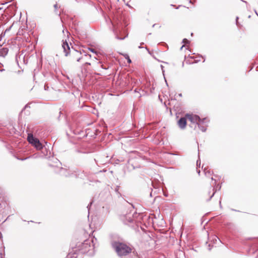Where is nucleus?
Listing matches in <instances>:
<instances>
[{"label":"nucleus","mask_w":258,"mask_h":258,"mask_svg":"<svg viewBox=\"0 0 258 258\" xmlns=\"http://www.w3.org/2000/svg\"><path fill=\"white\" fill-rule=\"evenodd\" d=\"M113 31L116 35V38L119 40L124 39L127 36L125 27L127 25L124 18L120 16H114L111 21Z\"/></svg>","instance_id":"obj_1"},{"label":"nucleus","mask_w":258,"mask_h":258,"mask_svg":"<svg viewBox=\"0 0 258 258\" xmlns=\"http://www.w3.org/2000/svg\"><path fill=\"white\" fill-rule=\"evenodd\" d=\"M111 246L119 256H126L132 252V248L126 244L113 241Z\"/></svg>","instance_id":"obj_2"},{"label":"nucleus","mask_w":258,"mask_h":258,"mask_svg":"<svg viewBox=\"0 0 258 258\" xmlns=\"http://www.w3.org/2000/svg\"><path fill=\"white\" fill-rule=\"evenodd\" d=\"M93 242L91 241L90 240H85L83 243H82L80 246V250L81 252L82 253H88L89 254H91L92 253V251L94 249V245L91 243Z\"/></svg>","instance_id":"obj_3"},{"label":"nucleus","mask_w":258,"mask_h":258,"mask_svg":"<svg viewBox=\"0 0 258 258\" xmlns=\"http://www.w3.org/2000/svg\"><path fill=\"white\" fill-rule=\"evenodd\" d=\"M27 140L29 143L34 146L37 150H40L43 149L44 147L40 143V141L38 139L34 137L33 135L28 134Z\"/></svg>","instance_id":"obj_4"},{"label":"nucleus","mask_w":258,"mask_h":258,"mask_svg":"<svg viewBox=\"0 0 258 258\" xmlns=\"http://www.w3.org/2000/svg\"><path fill=\"white\" fill-rule=\"evenodd\" d=\"M185 117L191 122V124L189 126L191 127H194V128L196 127L198 121L201 120L200 116L196 114L187 113L185 114Z\"/></svg>","instance_id":"obj_5"},{"label":"nucleus","mask_w":258,"mask_h":258,"mask_svg":"<svg viewBox=\"0 0 258 258\" xmlns=\"http://www.w3.org/2000/svg\"><path fill=\"white\" fill-rule=\"evenodd\" d=\"M59 173L62 176L68 177H77L78 174L76 171H72L64 168H60Z\"/></svg>","instance_id":"obj_6"},{"label":"nucleus","mask_w":258,"mask_h":258,"mask_svg":"<svg viewBox=\"0 0 258 258\" xmlns=\"http://www.w3.org/2000/svg\"><path fill=\"white\" fill-rule=\"evenodd\" d=\"M8 44H0V57H5L9 51Z\"/></svg>","instance_id":"obj_7"},{"label":"nucleus","mask_w":258,"mask_h":258,"mask_svg":"<svg viewBox=\"0 0 258 258\" xmlns=\"http://www.w3.org/2000/svg\"><path fill=\"white\" fill-rule=\"evenodd\" d=\"M186 117H181L178 121L177 124L179 127L181 129H184L185 128L186 125Z\"/></svg>","instance_id":"obj_8"},{"label":"nucleus","mask_w":258,"mask_h":258,"mask_svg":"<svg viewBox=\"0 0 258 258\" xmlns=\"http://www.w3.org/2000/svg\"><path fill=\"white\" fill-rule=\"evenodd\" d=\"M62 47L63 49V52L65 53V56H68L69 53V51L70 50L69 44L66 41L63 42L62 44Z\"/></svg>","instance_id":"obj_9"},{"label":"nucleus","mask_w":258,"mask_h":258,"mask_svg":"<svg viewBox=\"0 0 258 258\" xmlns=\"http://www.w3.org/2000/svg\"><path fill=\"white\" fill-rule=\"evenodd\" d=\"M197 125L198 126L199 128L202 132H205L206 131L207 126V124L203 125V124H201V123H199V124H198Z\"/></svg>","instance_id":"obj_10"},{"label":"nucleus","mask_w":258,"mask_h":258,"mask_svg":"<svg viewBox=\"0 0 258 258\" xmlns=\"http://www.w3.org/2000/svg\"><path fill=\"white\" fill-rule=\"evenodd\" d=\"M4 245L3 243V240L2 239V233L0 232V254H2V252L4 251Z\"/></svg>","instance_id":"obj_11"},{"label":"nucleus","mask_w":258,"mask_h":258,"mask_svg":"<svg viewBox=\"0 0 258 258\" xmlns=\"http://www.w3.org/2000/svg\"><path fill=\"white\" fill-rule=\"evenodd\" d=\"M209 122V120L206 118H204L203 119L201 118V120L198 121V124L201 123V124L206 125V123Z\"/></svg>","instance_id":"obj_12"},{"label":"nucleus","mask_w":258,"mask_h":258,"mask_svg":"<svg viewBox=\"0 0 258 258\" xmlns=\"http://www.w3.org/2000/svg\"><path fill=\"white\" fill-rule=\"evenodd\" d=\"M109 213V209L107 208H105L104 207H103L102 209V214L104 215V217H106L108 215V214Z\"/></svg>","instance_id":"obj_13"},{"label":"nucleus","mask_w":258,"mask_h":258,"mask_svg":"<svg viewBox=\"0 0 258 258\" xmlns=\"http://www.w3.org/2000/svg\"><path fill=\"white\" fill-rule=\"evenodd\" d=\"M126 219L127 220L128 223H133L134 222V219L130 216V215H128L126 216Z\"/></svg>","instance_id":"obj_14"},{"label":"nucleus","mask_w":258,"mask_h":258,"mask_svg":"<svg viewBox=\"0 0 258 258\" xmlns=\"http://www.w3.org/2000/svg\"><path fill=\"white\" fill-rule=\"evenodd\" d=\"M182 43L184 44H188L189 43V41L186 38H184L182 40Z\"/></svg>","instance_id":"obj_15"},{"label":"nucleus","mask_w":258,"mask_h":258,"mask_svg":"<svg viewBox=\"0 0 258 258\" xmlns=\"http://www.w3.org/2000/svg\"><path fill=\"white\" fill-rule=\"evenodd\" d=\"M215 192H216V191L213 192L212 195L210 196V198L208 200V201H210L212 199V198L214 196Z\"/></svg>","instance_id":"obj_16"},{"label":"nucleus","mask_w":258,"mask_h":258,"mask_svg":"<svg viewBox=\"0 0 258 258\" xmlns=\"http://www.w3.org/2000/svg\"><path fill=\"white\" fill-rule=\"evenodd\" d=\"M127 62H128L129 63H130L132 61L131 60V59L130 58L129 56H127Z\"/></svg>","instance_id":"obj_17"},{"label":"nucleus","mask_w":258,"mask_h":258,"mask_svg":"<svg viewBox=\"0 0 258 258\" xmlns=\"http://www.w3.org/2000/svg\"><path fill=\"white\" fill-rule=\"evenodd\" d=\"M238 20V17H237L236 18V24L237 26H238V24H239Z\"/></svg>","instance_id":"obj_18"},{"label":"nucleus","mask_w":258,"mask_h":258,"mask_svg":"<svg viewBox=\"0 0 258 258\" xmlns=\"http://www.w3.org/2000/svg\"><path fill=\"white\" fill-rule=\"evenodd\" d=\"M204 171L205 172V174L206 175H207L208 174H210V175L211 174L210 172V171H206V169H204Z\"/></svg>","instance_id":"obj_19"},{"label":"nucleus","mask_w":258,"mask_h":258,"mask_svg":"<svg viewBox=\"0 0 258 258\" xmlns=\"http://www.w3.org/2000/svg\"><path fill=\"white\" fill-rule=\"evenodd\" d=\"M54 8L55 10L58 8L57 5L56 4L54 5Z\"/></svg>","instance_id":"obj_20"},{"label":"nucleus","mask_w":258,"mask_h":258,"mask_svg":"<svg viewBox=\"0 0 258 258\" xmlns=\"http://www.w3.org/2000/svg\"><path fill=\"white\" fill-rule=\"evenodd\" d=\"M89 50H90L91 51H92V52H94V53H96V51H95L94 50V49H93L89 48Z\"/></svg>","instance_id":"obj_21"},{"label":"nucleus","mask_w":258,"mask_h":258,"mask_svg":"<svg viewBox=\"0 0 258 258\" xmlns=\"http://www.w3.org/2000/svg\"><path fill=\"white\" fill-rule=\"evenodd\" d=\"M197 166H198V165H200L201 163L200 162V163H199V160H197Z\"/></svg>","instance_id":"obj_22"},{"label":"nucleus","mask_w":258,"mask_h":258,"mask_svg":"<svg viewBox=\"0 0 258 258\" xmlns=\"http://www.w3.org/2000/svg\"><path fill=\"white\" fill-rule=\"evenodd\" d=\"M197 166H198V165H200L201 163L200 162V163H199V160H197Z\"/></svg>","instance_id":"obj_23"},{"label":"nucleus","mask_w":258,"mask_h":258,"mask_svg":"<svg viewBox=\"0 0 258 258\" xmlns=\"http://www.w3.org/2000/svg\"><path fill=\"white\" fill-rule=\"evenodd\" d=\"M197 166H198V165H200L201 163L200 162V163H199V160H197Z\"/></svg>","instance_id":"obj_24"},{"label":"nucleus","mask_w":258,"mask_h":258,"mask_svg":"<svg viewBox=\"0 0 258 258\" xmlns=\"http://www.w3.org/2000/svg\"><path fill=\"white\" fill-rule=\"evenodd\" d=\"M81 59V57H79L78 58H77V61H80Z\"/></svg>","instance_id":"obj_25"},{"label":"nucleus","mask_w":258,"mask_h":258,"mask_svg":"<svg viewBox=\"0 0 258 258\" xmlns=\"http://www.w3.org/2000/svg\"><path fill=\"white\" fill-rule=\"evenodd\" d=\"M101 67H102V69H105V70H106V69H107L106 68H104V67H103V65H101Z\"/></svg>","instance_id":"obj_26"},{"label":"nucleus","mask_w":258,"mask_h":258,"mask_svg":"<svg viewBox=\"0 0 258 258\" xmlns=\"http://www.w3.org/2000/svg\"><path fill=\"white\" fill-rule=\"evenodd\" d=\"M161 67H162V73H163V74H164V70H163V67H162V66H161Z\"/></svg>","instance_id":"obj_27"},{"label":"nucleus","mask_w":258,"mask_h":258,"mask_svg":"<svg viewBox=\"0 0 258 258\" xmlns=\"http://www.w3.org/2000/svg\"><path fill=\"white\" fill-rule=\"evenodd\" d=\"M86 64H88V65H90L91 64L90 63H89V62H86Z\"/></svg>","instance_id":"obj_28"},{"label":"nucleus","mask_w":258,"mask_h":258,"mask_svg":"<svg viewBox=\"0 0 258 258\" xmlns=\"http://www.w3.org/2000/svg\"><path fill=\"white\" fill-rule=\"evenodd\" d=\"M184 46V45H183L181 47L180 49L181 50V49H182V48H183Z\"/></svg>","instance_id":"obj_29"},{"label":"nucleus","mask_w":258,"mask_h":258,"mask_svg":"<svg viewBox=\"0 0 258 258\" xmlns=\"http://www.w3.org/2000/svg\"><path fill=\"white\" fill-rule=\"evenodd\" d=\"M197 172H198V174H200V170H198V171H197Z\"/></svg>","instance_id":"obj_30"},{"label":"nucleus","mask_w":258,"mask_h":258,"mask_svg":"<svg viewBox=\"0 0 258 258\" xmlns=\"http://www.w3.org/2000/svg\"><path fill=\"white\" fill-rule=\"evenodd\" d=\"M46 87H47V86H46V85H45V86H44V89H45V90H46Z\"/></svg>","instance_id":"obj_31"},{"label":"nucleus","mask_w":258,"mask_h":258,"mask_svg":"<svg viewBox=\"0 0 258 258\" xmlns=\"http://www.w3.org/2000/svg\"><path fill=\"white\" fill-rule=\"evenodd\" d=\"M135 92H137V89H135Z\"/></svg>","instance_id":"obj_32"},{"label":"nucleus","mask_w":258,"mask_h":258,"mask_svg":"<svg viewBox=\"0 0 258 258\" xmlns=\"http://www.w3.org/2000/svg\"><path fill=\"white\" fill-rule=\"evenodd\" d=\"M139 48H142V47H141V46H139Z\"/></svg>","instance_id":"obj_33"},{"label":"nucleus","mask_w":258,"mask_h":258,"mask_svg":"<svg viewBox=\"0 0 258 258\" xmlns=\"http://www.w3.org/2000/svg\"><path fill=\"white\" fill-rule=\"evenodd\" d=\"M89 205H88V206H87V208H88V209H89Z\"/></svg>","instance_id":"obj_34"},{"label":"nucleus","mask_w":258,"mask_h":258,"mask_svg":"<svg viewBox=\"0 0 258 258\" xmlns=\"http://www.w3.org/2000/svg\"><path fill=\"white\" fill-rule=\"evenodd\" d=\"M143 44H144V42H142V43H141V45Z\"/></svg>","instance_id":"obj_35"},{"label":"nucleus","mask_w":258,"mask_h":258,"mask_svg":"<svg viewBox=\"0 0 258 258\" xmlns=\"http://www.w3.org/2000/svg\"><path fill=\"white\" fill-rule=\"evenodd\" d=\"M220 205L221 206V201L219 202Z\"/></svg>","instance_id":"obj_36"},{"label":"nucleus","mask_w":258,"mask_h":258,"mask_svg":"<svg viewBox=\"0 0 258 258\" xmlns=\"http://www.w3.org/2000/svg\"><path fill=\"white\" fill-rule=\"evenodd\" d=\"M231 210H232V211H235V210H234V209H231Z\"/></svg>","instance_id":"obj_37"},{"label":"nucleus","mask_w":258,"mask_h":258,"mask_svg":"<svg viewBox=\"0 0 258 258\" xmlns=\"http://www.w3.org/2000/svg\"><path fill=\"white\" fill-rule=\"evenodd\" d=\"M1 258H2V257H1Z\"/></svg>","instance_id":"obj_38"}]
</instances>
